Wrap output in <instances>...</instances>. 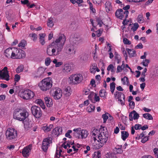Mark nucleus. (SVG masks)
I'll list each match as a JSON object with an SVG mask.
<instances>
[{"instance_id": "f257e3e1", "label": "nucleus", "mask_w": 158, "mask_h": 158, "mask_svg": "<svg viewBox=\"0 0 158 158\" xmlns=\"http://www.w3.org/2000/svg\"><path fill=\"white\" fill-rule=\"evenodd\" d=\"M92 145L96 149L102 147L107 142L109 136L108 131L105 127L99 129L94 128L92 131Z\"/></svg>"}, {"instance_id": "2f4dec72", "label": "nucleus", "mask_w": 158, "mask_h": 158, "mask_svg": "<svg viewBox=\"0 0 158 158\" xmlns=\"http://www.w3.org/2000/svg\"><path fill=\"white\" fill-rule=\"evenodd\" d=\"M52 62L53 64H55V66L56 67H59L63 64L62 62L58 61L56 59H54Z\"/></svg>"}, {"instance_id": "9d476101", "label": "nucleus", "mask_w": 158, "mask_h": 158, "mask_svg": "<svg viewBox=\"0 0 158 158\" xmlns=\"http://www.w3.org/2000/svg\"><path fill=\"white\" fill-rule=\"evenodd\" d=\"M17 131L14 128H8L6 133V138L8 139H12L15 138L17 136Z\"/></svg>"}, {"instance_id": "412c9836", "label": "nucleus", "mask_w": 158, "mask_h": 158, "mask_svg": "<svg viewBox=\"0 0 158 158\" xmlns=\"http://www.w3.org/2000/svg\"><path fill=\"white\" fill-rule=\"evenodd\" d=\"M62 148L57 147L56 152L55 155V158H64L62 154Z\"/></svg>"}, {"instance_id": "393cba45", "label": "nucleus", "mask_w": 158, "mask_h": 158, "mask_svg": "<svg viewBox=\"0 0 158 158\" xmlns=\"http://www.w3.org/2000/svg\"><path fill=\"white\" fill-rule=\"evenodd\" d=\"M53 132L56 135L61 134L62 132V129L61 127H57L55 128L53 130Z\"/></svg>"}, {"instance_id": "f03ea898", "label": "nucleus", "mask_w": 158, "mask_h": 158, "mask_svg": "<svg viewBox=\"0 0 158 158\" xmlns=\"http://www.w3.org/2000/svg\"><path fill=\"white\" fill-rule=\"evenodd\" d=\"M65 40L66 38L64 35L60 36L48 46L46 51L47 54L50 56L59 54L63 49Z\"/></svg>"}, {"instance_id": "b1692460", "label": "nucleus", "mask_w": 158, "mask_h": 158, "mask_svg": "<svg viewBox=\"0 0 158 158\" xmlns=\"http://www.w3.org/2000/svg\"><path fill=\"white\" fill-rule=\"evenodd\" d=\"M126 50L127 51L130 57H132L136 56V51L135 50L128 48H126Z\"/></svg>"}, {"instance_id": "4d7b16f0", "label": "nucleus", "mask_w": 158, "mask_h": 158, "mask_svg": "<svg viewBox=\"0 0 158 158\" xmlns=\"http://www.w3.org/2000/svg\"><path fill=\"white\" fill-rule=\"evenodd\" d=\"M21 3L23 5H26L27 6L29 5V1L28 0H21Z\"/></svg>"}, {"instance_id": "3c124183", "label": "nucleus", "mask_w": 158, "mask_h": 158, "mask_svg": "<svg viewBox=\"0 0 158 158\" xmlns=\"http://www.w3.org/2000/svg\"><path fill=\"white\" fill-rule=\"evenodd\" d=\"M123 41L125 44L130 45L131 44V42L126 38H124L123 39Z\"/></svg>"}, {"instance_id": "f8f14e48", "label": "nucleus", "mask_w": 158, "mask_h": 158, "mask_svg": "<svg viewBox=\"0 0 158 158\" xmlns=\"http://www.w3.org/2000/svg\"><path fill=\"white\" fill-rule=\"evenodd\" d=\"M129 12L128 10L123 11L122 9H118L115 12L116 16L120 19H123L128 17Z\"/></svg>"}, {"instance_id": "39448f33", "label": "nucleus", "mask_w": 158, "mask_h": 158, "mask_svg": "<svg viewBox=\"0 0 158 158\" xmlns=\"http://www.w3.org/2000/svg\"><path fill=\"white\" fill-rule=\"evenodd\" d=\"M28 116L26 110L19 109H15L13 114L14 118L20 121H24Z\"/></svg>"}, {"instance_id": "f3484780", "label": "nucleus", "mask_w": 158, "mask_h": 158, "mask_svg": "<svg viewBox=\"0 0 158 158\" xmlns=\"http://www.w3.org/2000/svg\"><path fill=\"white\" fill-rule=\"evenodd\" d=\"M75 48V46L73 44L68 45L66 48V52L69 54H74L76 52Z\"/></svg>"}, {"instance_id": "9b49d317", "label": "nucleus", "mask_w": 158, "mask_h": 158, "mask_svg": "<svg viewBox=\"0 0 158 158\" xmlns=\"http://www.w3.org/2000/svg\"><path fill=\"white\" fill-rule=\"evenodd\" d=\"M114 97L115 99H118L119 103H120L122 105H124L125 103V96L124 94L122 92L116 91L115 92Z\"/></svg>"}, {"instance_id": "ddd939ff", "label": "nucleus", "mask_w": 158, "mask_h": 158, "mask_svg": "<svg viewBox=\"0 0 158 158\" xmlns=\"http://www.w3.org/2000/svg\"><path fill=\"white\" fill-rule=\"evenodd\" d=\"M31 110L34 116L36 118H39L42 115L40 108L37 106H34L31 107Z\"/></svg>"}, {"instance_id": "20e7f679", "label": "nucleus", "mask_w": 158, "mask_h": 158, "mask_svg": "<svg viewBox=\"0 0 158 158\" xmlns=\"http://www.w3.org/2000/svg\"><path fill=\"white\" fill-rule=\"evenodd\" d=\"M53 80L50 77L45 78L38 84V86L41 90L46 91L51 89L53 86Z\"/></svg>"}, {"instance_id": "4468645a", "label": "nucleus", "mask_w": 158, "mask_h": 158, "mask_svg": "<svg viewBox=\"0 0 158 158\" xmlns=\"http://www.w3.org/2000/svg\"><path fill=\"white\" fill-rule=\"evenodd\" d=\"M9 77L7 68L5 67L2 70L0 71V78L8 81L10 79Z\"/></svg>"}, {"instance_id": "603ef678", "label": "nucleus", "mask_w": 158, "mask_h": 158, "mask_svg": "<svg viewBox=\"0 0 158 158\" xmlns=\"http://www.w3.org/2000/svg\"><path fill=\"white\" fill-rule=\"evenodd\" d=\"M139 25L137 23H135L134 24L133 27H132L131 29L133 31H135L139 27Z\"/></svg>"}, {"instance_id": "69168bd1", "label": "nucleus", "mask_w": 158, "mask_h": 158, "mask_svg": "<svg viewBox=\"0 0 158 158\" xmlns=\"http://www.w3.org/2000/svg\"><path fill=\"white\" fill-rule=\"evenodd\" d=\"M70 146V144H69V143H65L62 144V147L65 149H67L68 147L69 148Z\"/></svg>"}, {"instance_id": "423d86ee", "label": "nucleus", "mask_w": 158, "mask_h": 158, "mask_svg": "<svg viewBox=\"0 0 158 158\" xmlns=\"http://www.w3.org/2000/svg\"><path fill=\"white\" fill-rule=\"evenodd\" d=\"M83 80V77L81 74H72L69 78L68 82L70 84L77 85L81 83Z\"/></svg>"}, {"instance_id": "0e129e2a", "label": "nucleus", "mask_w": 158, "mask_h": 158, "mask_svg": "<svg viewBox=\"0 0 158 158\" xmlns=\"http://www.w3.org/2000/svg\"><path fill=\"white\" fill-rule=\"evenodd\" d=\"M143 48V45L141 43H139L135 47V49H142Z\"/></svg>"}, {"instance_id": "13d9d810", "label": "nucleus", "mask_w": 158, "mask_h": 158, "mask_svg": "<svg viewBox=\"0 0 158 158\" xmlns=\"http://www.w3.org/2000/svg\"><path fill=\"white\" fill-rule=\"evenodd\" d=\"M123 51V53L125 57V60H126L127 59V51L125 50L124 48H123L122 49Z\"/></svg>"}, {"instance_id": "6e6d98bb", "label": "nucleus", "mask_w": 158, "mask_h": 158, "mask_svg": "<svg viewBox=\"0 0 158 158\" xmlns=\"http://www.w3.org/2000/svg\"><path fill=\"white\" fill-rule=\"evenodd\" d=\"M96 21L100 27L102 26V24H103L102 20L100 18H97L96 19Z\"/></svg>"}, {"instance_id": "dca6fc26", "label": "nucleus", "mask_w": 158, "mask_h": 158, "mask_svg": "<svg viewBox=\"0 0 158 158\" xmlns=\"http://www.w3.org/2000/svg\"><path fill=\"white\" fill-rule=\"evenodd\" d=\"M32 147L31 145H29L24 147L22 150V154L24 157H27L30 154Z\"/></svg>"}, {"instance_id": "5fc2aeb1", "label": "nucleus", "mask_w": 158, "mask_h": 158, "mask_svg": "<svg viewBox=\"0 0 158 158\" xmlns=\"http://www.w3.org/2000/svg\"><path fill=\"white\" fill-rule=\"evenodd\" d=\"M72 132V131L71 130H69L67 131V132L65 134V136L69 138H71V136L70 135V134Z\"/></svg>"}, {"instance_id": "72a5a7b5", "label": "nucleus", "mask_w": 158, "mask_h": 158, "mask_svg": "<svg viewBox=\"0 0 158 158\" xmlns=\"http://www.w3.org/2000/svg\"><path fill=\"white\" fill-rule=\"evenodd\" d=\"M122 145L115 147L114 150V152L116 154L122 153L123 152V150L122 149Z\"/></svg>"}, {"instance_id": "1a4fd4ad", "label": "nucleus", "mask_w": 158, "mask_h": 158, "mask_svg": "<svg viewBox=\"0 0 158 158\" xmlns=\"http://www.w3.org/2000/svg\"><path fill=\"white\" fill-rule=\"evenodd\" d=\"M52 93V96L54 99L58 100L60 99L62 95V90L59 88L57 87H53L50 91Z\"/></svg>"}, {"instance_id": "4be33fe9", "label": "nucleus", "mask_w": 158, "mask_h": 158, "mask_svg": "<svg viewBox=\"0 0 158 158\" xmlns=\"http://www.w3.org/2000/svg\"><path fill=\"white\" fill-rule=\"evenodd\" d=\"M44 100L46 105L47 107H50L52 106L53 102L52 100L49 96H46L44 98Z\"/></svg>"}, {"instance_id": "bf43d9fd", "label": "nucleus", "mask_w": 158, "mask_h": 158, "mask_svg": "<svg viewBox=\"0 0 158 158\" xmlns=\"http://www.w3.org/2000/svg\"><path fill=\"white\" fill-rule=\"evenodd\" d=\"M90 11L93 13H95L96 12L95 9L93 7V5L92 3H90V6H89Z\"/></svg>"}, {"instance_id": "0eeeda50", "label": "nucleus", "mask_w": 158, "mask_h": 158, "mask_svg": "<svg viewBox=\"0 0 158 158\" xmlns=\"http://www.w3.org/2000/svg\"><path fill=\"white\" fill-rule=\"evenodd\" d=\"M73 131H74V135L76 138L79 139H85L89 134L88 131L82 129L81 128L74 129Z\"/></svg>"}, {"instance_id": "de8ad7c7", "label": "nucleus", "mask_w": 158, "mask_h": 158, "mask_svg": "<svg viewBox=\"0 0 158 158\" xmlns=\"http://www.w3.org/2000/svg\"><path fill=\"white\" fill-rule=\"evenodd\" d=\"M26 44V41L24 40H22L19 44L18 46L21 48H23L25 46Z\"/></svg>"}, {"instance_id": "6ab92c4d", "label": "nucleus", "mask_w": 158, "mask_h": 158, "mask_svg": "<svg viewBox=\"0 0 158 158\" xmlns=\"http://www.w3.org/2000/svg\"><path fill=\"white\" fill-rule=\"evenodd\" d=\"M46 73L45 72V69L43 67H40L38 69L36 73L37 77H42L44 76L46 74Z\"/></svg>"}, {"instance_id": "473e14b6", "label": "nucleus", "mask_w": 158, "mask_h": 158, "mask_svg": "<svg viewBox=\"0 0 158 158\" xmlns=\"http://www.w3.org/2000/svg\"><path fill=\"white\" fill-rule=\"evenodd\" d=\"M107 70L108 71H110L112 73H114L116 70L115 67L112 64H110L108 66Z\"/></svg>"}, {"instance_id": "58836bf2", "label": "nucleus", "mask_w": 158, "mask_h": 158, "mask_svg": "<svg viewBox=\"0 0 158 158\" xmlns=\"http://www.w3.org/2000/svg\"><path fill=\"white\" fill-rule=\"evenodd\" d=\"M107 94V93L104 89L101 90L99 92V95L101 98H106Z\"/></svg>"}, {"instance_id": "e433bc0d", "label": "nucleus", "mask_w": 158, "mask_h": 158, "mask_svg": "<svg viewBox=\"0 0 158 158\" xmlns=\"http://www.w3.org/2000/svg\"><path fill=\"white\" fill-rule=\"evenodd\" d=\"M143 116L144 118L148 120H152L153 119L152 116L148 113L143 114Z\"/></svg>"}, {"instance_id": "49530a36", "label": "nucleus", "mask_w": 158, "mask_h": 158, "mask_svg": "<svg viewBox=\"0 0 158 158\" xmlns=\"http://www.w3.org/2000/svg\"><path fill=\"white\" fill-rule=\"evenodd\" d=\"M110 90L112 94H113L115 88V84L113 82L110 84Z\"/></svg>"}, {"instance_id": "2eb2a0df", "label": "nucleus", "mask_w": 158, "mask_h": 158, "mask_svg": "<svg viewBox=\"0 0 158 158\" xmlns=\"http://www.w3.org/2000/svg\"><path fill=\"white\" fill-rule=\"evenodd\" d=\"M52 143V141L49 138H47L44 139L42 142V149L44 151L46 152L48 147L50 146V144Z\"/></svg>"}, {"instance_id": "c9c22d12", "label": "nucleus", "mask_w": 158, "mask_h": 158, "mask_svg": "<svg viewBox=\"0 0 158 158\" xmlns=\"http://www.w3.org/2000/svg\"><path fill=\"white\" fill-rule=\"evenodd\" d=\"M137 21L139 23H143L144 22V19L142 14L139 15L137 18Z\"/></svg>"}, {"instance_id": "09e8293b", "label": "nucleus", "mask_w": 158, "mask_h": 158, "mask_svg": "<svg viewBox=\"0 0 158 158\" xmlns=\"http://www.w3.org/2000/svg\"><path fill=\"white\" fill-rule=\"evenodd\" d=\"M23 68L24 67L23 65H19L16 69V72L19 73L22 72L23 70Z\"/></svg>"}, {"instance_id": "c85d7f7f", "label": "nucleus", "mask_w": 158, "mask_h": 158, "mask_svg": "<svg viewBox=\"0 0 158 158\" xmlns=\"http://www.w3.org/2000/svg\"><path fill=\"white\" fill-rule=\"evenodd\" d=\"M94 95V99L95 101L96 102H99L100 100V98L98 96H97L96 94H94L93 92H91L90 95L88 96V98L89 99H91L93 97V96Z\"/></svg>"}, {"instance_id": "79ce46f5", "label": "nucleus", "mask_w": 158, "mask_h": 158, "mask_svg": "<svg viewBox=\"0 0 158 158\" xmlns=\"http://www.w3.org/2000/svg\"><path fill=\"white\" fill-rule=\"evenodd\" d=\"M64 93L66 96H69L71 94V90L70 87H67L65 89Z\"/></svg>"}, {"instance_id": "a878e982", "label": "nucleus", "mask_w": 158, "mask_h": 158, "mask_svg": "<svg viewBox=\"0 0 158 158\" xmlns=\"http://www.w3.org/2000/svg\"><path fill=\"white\" fill-rule=\"evenodd\" d=\"M71 69V67L69 64L67 63L64 64L63 68L64 72L67 73H69Z\"/></svg>"}, {"instance_id": "a19ab883", "label": "nucleus", "mask_w": 158, "mask_h": 158, "mask_svg": "<svg viewBox=\"0 0 158 158\" xmlns=\"http://www.w3.org/2000/svg\"><path fill=\"white\" fill-rule=\"evenodd\" d=\"M95 109V106L93 105H90L87 108V110L89 112H93Z\"/></svg>"}, {"instance_id": "7ed1b4c3", "label": "nucleus", "mask_w": 158, "mask_h": 158, "mask_svg": "<svg viewBox=\"0 0 158 158\" xmlns=\"http://www.w3.org/2000/svg\"><path fill=\"white\" fill-rule=\"evenodd\" d=\"M4 55L9 58L20 59L25 57V52L22 50L17 48H9L6 49Z\"/></svg>"}, {"instance_id": "8fccbe9b", "label": "nucleus", "mask_w": 158, "mask_h": 158, "mask_svg": "<svg viewBox=\"0 0 158 158\" xmlns=\"http://www.w3.org/2000/svg\"><path fill=\"white\" fill-rule=\"evenodd\" d=\"M52 62V60H51L50 58L49 57H48L46 58L45 60V65L47 66H48Z\"/></svg>"}, {"instance_id": "a211bd4d", "label": "nucleus", "mask_w": 158, "mask_h": 158, "mask_svg": "<svg viewBox=\"0 0 158 158\" xmlns=\"http://www.w3.org/2000/svg\"><path fill=\"white\" fill-rule=\"evenodd\" d=\"M139 117V115L135 110L131 112L129 114V119L130 121L137 120Z\"/></svg>"}, {"instance_id": "5701e85b", "label": "nucleus", "mask_w": 158, "mask_h": 158, "mask_svg": "<svg viewBox=\"0 0 158 158\" xmlns=\"http://www.w3.org/2000/svg\"><path fill=\"white\" fill-rule=\"evenodd\" d=\"M90 72L92 73H94L96 71L98 72L100 70L97 67V64H93L90 66Z\"/></svg>"}, {"instance_id": "338daca9", "label": "nucleus", "mask_w": 158, "mask_h": 158, "mask_svg": "<svg viewBox=\"0 0 158 158\" xmlns=\"http://www.w3.org/2000/svg\"><path fill=\"white\" fill-rule=\"evenodd\" d=\"M134 127L136 130L140 129L141 128V125L139 124H136L135 125Z\"/></svg>"}, {"instance_id": "774afa93", "label": "nucleus", "mask_w": 158, "mask_h": 158, "mask_svg": "<svg viewBox=\"0 0 158 158\" xmlns=\"http://www.w3.org/2000/svg\"><path fill=\"white\" fill-rule=\"evenodd\" d=\"M148 137L147 136H144L141 139V142L142 143H145L148 140Z\"/></svg>"}, {"instance_id": "680f3d73", "label": "nucleus", "mask_w": 158, "mask_h": 158, "mask_svg": "<svg viewBox=\"0 0 158 158\" xmlns=\"http://www.w3.org/2000/svg\"><path fill=\"white\" fill-rule=\"evenodd\" d=\"M20 77L18 74H16L15 75L14 80L16 82H18L20 79Z\"/></svg>"}, {"instance_id": "864d4df0", "label": "nucleus", "mask_w": 158, "mask_h": 158, "mask_svg": "<svg viewBox=\"0 0 158 158\" xmlns=\"http://www.w3.org/2000/svg\"><path fill=\"white\" fill-rule=\"evenodd\" d=\"M83 92L84 94L86 95H87L89 94L90 93V90L89 89L85 88L84 89Z\"/></svg>"}, {"instance_id": "c756f323", "label": "nucleus", "mask_w": 158, "mask_h": 158, "mask_svg": "<svg viewBox=\"0 0 158 158\" xmlns=\"http://www.w3.org/2000/svg\"><path fill=\"white\" fill-rule=\"evenodd\" d=\"M129 135L128 132L126 131H122L121 132V138L123 140H125Z\"/></svg>"}, {"instance_id": "052dcab7", "label": "nucleus", "mask_w": 158, "mask_h": 158, "mask_svg": "<svg viewBox=\"0 0 158 158\" xmlns=\"http://www.w3.org/2000/svg\"><path fill=\"white\" fill-rule=\"evenodd\" d=\"M30 35L31 37L33 38V40L34 41H35L37 39V35L35 33L31 34H30Z\"/></svg>"}, {"instance_id": "f704fd0d", "label": "nucleus", "mask_w": 158, "mask_h": 158, "mask_svg": "<svg viewBox=\"0 0 158 158\" xmlns=\"http://www.w3.org/2000/svg\"><path fill=\"white\" fill-rule=\"evenodd\" d=\"M110 117V118L111 119L113 118L112 117L110 116V114L108 113H107L106 114H104L102 115V118L103 119V122L104 123H105L107 120L108 118V116Z\"/></svg>"}, {"instance_id": "c03bdc74", "label": "nucleus", "mask_w": 158, "mask_h": 158, "mask_svg": "<svg viewBox=\"0 0 158 158\" xmlns=\"http://www.w3.org/2000/svg\"><path fill=\"white\" fill-rule=\"evenodd\" d=\"M53 19L52 18H49L47 21V25L49 27H52L53 26Z\"/></svg>"}, {"instance_id": "37998d69", "label": "nucleus", "mask_w": 158, "mask_h": 158, "mask_svg": "<svg viewBox=\"0 0 158 158\" xmlns=\"http://www.w3.org/2000/svg\"><path fill=\"white\" fill-rule=\"evenodd\" d=\"M105 156L106 158H117L115 154L110 152L106 154Z\"/></svg>"}, {"instance_id": "bb28decb", "label": "nucleus", "mask_w": 158, "mask_h": 158, "mask_svg": "<svg viewBox=\"0 0 158 158\" xmlns=\"http://www.w3.org/2000/svg\"><path fill=\"white\" fill-rule=\"evenodd\" d=\"M53 127V124H50L48 126H43L41 127V129L45 132H47L50 131Z\"/></svg>"}, {"instance_id": "a18cd8bd", "label": "nucleus", "mask_w": 158, "mask_h": 158, "mask_svg": "<svg viewBox=\"0 0 158 158\" xmlns=\"http://www.w3.org/2000/svg\"><path fill=\"white\" fill-rule=\"evenodd\" d=\"M121 81L123 85H127L129 83V81L128 78L126 77H124L121 79Z\"/></svg>"}, {"instance_id": "4c0bfd02", "label": "nucleus", "mask_w": 158, "mask_h": 158, "mask_svg": "<svg viewBox=\"0 0 158 158\" xmlns=\"http://www.w3.org/2000/svg\"><path fill=\"white\" fill-rule=\"evenodd\" d=\"M81 61L83 62H85L87 61L88 59V56L87 55H84L80 56Z\"/></svg>"}, {"instance_id": "ea45409f", "label": "nucleus", "mask_w": 158, "mask_h": 158, "mask_svg": "<svg viewBox=\"0 0 158 158\" xmlns=\"http://www.w3.org/2000/svg\"><path fill=\"white\" fill-rule=\"evenodd\" d=\"M150 62L149 60L145 59L143 60L141 64L144 66L147 67Z\"/></svg>"}, {"instance_id": "e2e57ef3", "label": "nucleus", "mask_w": 158, "mask_h": 158, "mask_svg": "<svg viewBox=\"0 0 158 158\" xmlns=\"http://www.w3.org/2000/svg\"><path fill=\"white\" fill-rule=\"evenodd\" d=\"M153 152L155 156L158 158V149L157 148H155L153 149Z\"/></svg>"}, {"instance_id": "cd10ccee", "label": "nucleus", "mask_w": 158, "mask_h": 158, "mask_svg": "<svg viewBox=\"0 0 158 158\" xmlns=\"http://www.w3.org/2000/svg\"><path fill=\"white\" fill-rule=\"evenodd\" d=\"M35 103L39 105L43 109L45 108V106L43 101L41 99H37L35 101Z\"/></svg>"}, {"instance_id": "6e6552de", "label": "nucleus", "mask_w": 158, "mask_h": 158, "mask_svg": "<svg viewBox=\"0 0 158 158\" xmlns=\"http://www.w3.org/2000/svg\"><path fill=\"white\" fill-rule=\"evenodd\" d=\"M19 95L21 98L24 100L31 99L34 96V92L29 89H26L20 92Z\"/></svg>"}, {"instance_id": "7c9ffc66", "label": "nucleus", "mask_w": 158, "mask_h": 158, "mask_svg": "<svg viewBox=\"0 0 158 158\" xmlns=\"http://www.w3.org/2000/svg\"><path fill=\"white\" fill-rule=\"evenodd\" d=\"M40 43L42 45H44L45 44V41L44 40V37H45L46 35L45 34H40Z\"/></svg>"}, {"instance_id": "aec40b11", "label": "nucleus", "mask_w": 158, "mask_h": 158, "mask_svg": "<svg viewBox=\"0 0 158 158\" xmlns=\"http://www.w3.org/2000/svg\"><path fill=\"white\" fill-rule=\"evenodd\" d=\"M105 6L106 12L111 13L113 10L111 3L110 1H106L105 4Z\"/></svg>"}]
</instances>
